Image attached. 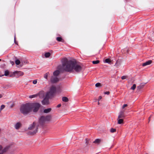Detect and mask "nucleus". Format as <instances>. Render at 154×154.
<instances>
[{
    "label": "nucleus",
    "mask_w": 154,
    "mask_h": 154,
    "mask_svg": "<svg viewBox=\"0 0 154 154\" xmlns=\"http://www.w3.org/2000/svg\"><path fill=\"white\" fill-rule=\"evenodd\" d=\"M57 40L58 41L60 42L62 40V38L61 37H58L57 38Z\"/></svg>",
    "instance_id": "7c9ffc66"
},
{
    "label": "nucleus",
    "mask_w": 154,
    "mask_h": 154,
    "mask_svg": "<svg viewBox=\"0 0 154 154\" xmlns=\"http://www.w3.org/2000/svg\"><path fill=\"white\" fill-rule=\"evenodd\" d=\"M99 102H98V104L99 105Z\"/></svg>",
    "instance_id": "c03bdc74"
},
{
    "label": "nucleus",
    "mask_w": 154,
    "mask_h": 154,
    "mask_svg": "<svg viewBox=\"0 0 154 154\" xmlns=\"http://www.w3.org/2000/svg\"><path fill=\"white\" fill-rule=\"evenodd\" d=\"M125 117V114H124V111H121L119 113V115L118 116V119H120V118H124Z\"/></svg>",
    "instance_id": "9d476101"
},
{
    "label": "nucleus",
    "mask_w": 154,
    "mask_h": 154,
    "mask_svg": "<svg viewBox=\"0 0 154 154\" xmlns=\"http://www.w3.org/2000/svg\"><path fill=\"white\" fill-rule=\"evenodd\" d=\"M13 74L14 76L16 78H19L20 76H22L24 75L23 72L21 71H16L14 72Z\"/></svg>",
    "instance_id": "6e6552de"
},
{
    "label": "nucleus",
    "mask_w": 154,
    "mask_h": 154,
    "mask_svg": "<svg viewBox=\"0 0 154 154\" xmlns=\"http://www.w3.org/2000/svg\"><path fill=\"white\" fill-rule=\"evenodd\" d=\"M11 146V145H9L3 149V146L2 145H0V154H3L4 153L6 152Z\"/></svg>",
    "instance_id": "0eeeda50"
},
{
    "label": "nucleus",
    "mask_w": 154,
    "mask_h": 154,
    "mask_svg": "<svg viewBox=\"0 0 154 154\" xmlns=\"http://www.w3.org/2000/svg\"><path fill=\"white\" fill-rule=\"evenodd\" d=\"M62 100L65 102H67L68 101V99L66 97H63L62 98Z\"/></svg>",
    "instance_id": "6ab92c4d"
},
{
    "label": "nucleus",
    "mask_w": 154,
    "mask_h": 154,
    "mask_svg": "<svg viewBox=\"0 0 154 154\" xmlns=\"http://www.w3.org/2000/svg\"><path fill=\"white\" fill-rule=\"evenodd\" d=\"M102 98V97L101 96L99 97L98 98V100H100Z\"/></svg>",
    "instance_id": "ea45409f"
},
{
    "label": "nucleus",
    "mask_w": 154,
    "mask_h": 154,
    "mask_svg": "<svg viewBox=\"0 0 154 154\" xmlns=\"http://www.w3.org/2000/svg\"><path fill=\"white\" fill-rule=\"evenodd\" d=\"M33 83L34 84H35L37 83V81L36 80H34L33 81Z\"/></svg>",
    "instance_id": "72a5a7b5"
},
{
    "label": "nucleus",
    "mask_w": 154,
    "mask_h": 154,
    "mask_svg": "<svg viewBox=\"0 0 154 154\" xmlns=\"http://www.w3.org/2000/svg\"><path fill=\"white\" fill-rule=\"evenodd\" d=\"M111 62L110 59L109 58H107L105 59L104 62L108 63H110Z\"/></svg>",
    "instance_id": "f3484780"
},
{
    "label": "nucleus",
    "mask_w": 154,
    "mask_h": 154,
    "mask_svg": "<svg viewBox=\"0 0 154 154\" xmlns=\"http://www.w3.org/2000/svg\"><path fill=\"white\" fill-rule=\"evenodd\" d=\"M60 73V72L59 70H56L53 73V75L54 76H57Z\"/></svg>",
    "instance_id": "dca6fc26"
},
{
    "label": "nucleus",
    "mask_w": 154,
    "mask_h": 154,
    "mask_svg": "<svg viewBox=\"0 0 154 154\" xmlns=\"http://www.w3.org/2000/svg\"><path fill=\"white\" fill-rule=\"evenodd\" d=\"M117 120L119 124H121L123 123V120L122 118L118 119V118Z\"/></svg>",
    "instance_id": "4468645a"
},
{
    "label": "nucleus",
    "mask_w": 154,
    "mask_h": 154,
    "mask_svg": "<svg viewBox=\"0 0 154 154\" xmlns=\"http://www.w3.org/2000/svg\"><path fill=\"white\" fill-rule=\"evenodd\" d=\"M109 93H110V92L109 91H106V92H104V94H107V95L109 94Z\"/></svg>",
    "instance_id": "c9c22d12"
},
{
    "label": "nucleus",
    "mask_w": 154,
    "mask_h": 154,
    "mask_svg": "<svg viewBox=\"0 0 154 154\" xmlns=\"http://www.w3.org/2000/svg\"><path fill=\"white\" fill-rule=\"evenodd\" d=\"M61 62L62 69L63 71L70 72L74 70L76 72H79L82 70V67L80 65L76 63L75 61L68 60L66 58H63Z\"/></svg>",
    "instance_id": "f257e3e1"
},
{
    "label": "nucleus",
    "mask_w": 154,
    "mask_h": 154,
    "mask_svg": "<svg viewBox=\"0 0 154 154\" xmlns=\"http://www.w3.org/2000/svg\"><path fill=\"white\" fill-rule=\"evenodd\" d=\"M9 72L8 71L6 70L5 72V76H8L9 74Z\"/></svg>",
    "instance_id": "cd10ccee"
},
{
    "label": "nucleus",
    "mask_w": 154,
    "mask_h": 154,
    "mask_svg": "<svg viewBox=\"0 0 154 154\" xmlns=\"http://www.w3.org/2000/svg\"><path fill=\"white\" fill-rule=\"evenodd\" d=\"M30 103H28L22 105L20 108L21 112L23 114H26L31 111Z\"/></svg>",
    "instance_id": "7ed1b4c3"
},
{
    "label": "nucleus",
    "mask_w": 154,
    "mask_h": 154,
    "mask_svg": "<svg viewBox=\"0 0 154 154\" xmlns=\"http://www.w3.org/2000/svg\"><path fill=\"white\" fill-rule=\"evenodd\" d=\"M45 93V92L43 91H40L38 94L40 98H42L44 97Z\"/></svg>",
    "instance_id": "9b49d317"
},
{
    "label": "nucleus",
    "mask_w": 154,
    "mask_h": 154,
    "mask_svg": "<svg viewBox=\"0 0 154 154\" xmlns=\"http://www.w3.org/2000/svg\"><path fill=\"white\" fill-rule=\"evenodd\" d=\"M99 63V60H97L95 61H92V63L93 64H97Z\"/></svg>",
    "instance_id": "4be33fe9"
},
{
    "label": "nucleus",
    "mask_w": 154,
    "mask_h": 154,
    "mask_svg": "<svg viewBox=\"0 0 154 154\" xmlns=\"http://www.w3.org/2000/svg\"><path fill=\"white\" fill-rule=\"evenodd\" d=\"M136 87V85L135 84H134L133 86L131 87V89L134 90L135 89Z\"/></svg>",
    "instance_id": "b1692460"
},
{
    "label": "nucleus",
    "mask_w": 154,
    "mask_h": 154,
    "mask_svg": "<svg viewBox=\"0 0 154 154\" xmlns=\"http://www.w3.org/2000/svg\"><path fill=\"white\" fill-rule=\"evenodd\" d=\"M58 79L57 77L52 76L51 79V82L52 83H55L58 81Z\"/></svg>",
    "instance_id": "1a4fd4ad"
},
{
    "label": "nucleus",
    "mask_w": 154,
    "mask_h": 154,
    "mask_svg": "<svg viewBox=\"0 0 154 154\" xmlns=\"http://www.w3.org/2000/svg\"><path fill=\"white\" fill-rule=\"evenodd\" d=\"M49 75V73H48V72L47 73H46L44 75V78H45V79H47Z\"/></svg>",
    "instance_id": "5701e85b"
},
{
    "label": "nucleus",
    "mask_w": 154,
    "mask_h": 154,
    "mask_svg": "<svg viewBox=\"0 0 154 154\" xmlns=\"http://www.w3.org/2000/svg\"><path fill=\"white\" fill-rule=\"evenodd\" d=\"M38 96V94H33L29 96V97L30 98H32L36 97Z\"/></svg>",
    "instance_id": "a211bd4d"
},
{
    "label": "nucleus",
    "mask_w": 154,
    "mask_h": 154,
    "mask_svg": "<svg viewBox=\"0 0 154 154\" xmlns=\"http://www.w3.org/2000/svg\"><path fill=\"white\" fill-rule=\"evenodd\" d=\"M151 116L150 117H149V121H150V119L151 118Z\"/></svg>",
    "instance_id": "79ce46f5"
},
{
    "label": "nucleus",
    "mask_w": 154,
    "mask_h": 154,
    "mask_svg": "<svg viewBox=\"0 0 154 154\" xmlns=\"http://www.w3.org/2000/svg\"><path fill=\"white\" fill-rule=\"evenodd\" d=\"M38 129L37 126H36L35 123L33 122L28 128V129L31 130L29 131V134L31 135H34L37 132Z\"/></svg>",
    "instance_id": "20e7f679"
},
{
    "label": "nucleus",
    "mask_w": 154,
    "mask_h": 154,
    "mask_svg": "<svg viewBox=\"0 0 154 154\" xmlns=\"http://www.w3.org/2000/svg\"><path fill=\"white\" fill-rule=\"evenodd\" d=\"M15 62L16 64L17 65H19L20 63V61L18 59L16 60H15Z\"/></svg>",
    "instance_id": "a878e982"
},
{
    "label": "nucleus",
    "mask_w": 154,
    "mask_h": 154,
    "mask_svg": "<svg viewBox=\"0 0 154 154\" xmlns=\"http://www.w3.org/2000/svg\"><path fill=\"white\" fill-rule=\"evenodd\" d=\"M45 55L46 57H48L50 55V53L49 52L46 53Z\"/></svg>",
    "instance_id": "412c9836"
},
{
    "label": "nucleus",
    "mask_w": 154,
    "mask_h": 154,
    "mask_svg": "<svg viewBox=\"0 0 154 154\" xmlns=\"http://www.w3.org/2000/svg\"><path fill=\"white\" fill-rule=\"evenodd\" d=\"M100 84L99 83H97L95 84V86L96 87H99L100 86Z\"/></svg>",
    "instance_id": "2f4dec72"
},
{
    "label": "nucleus",
    "mask_w": 154,
    "mask_h": 154,
    "mask_svg": "<svg viewBox=\"0 0 154 154\" xmlns=\"http://www.w3.org/2000/svg\"><path fill=\"white\" fill-rule=\"evenodd\" d=\"M127 106H128V105H127V104H124V105H123V106H122V108H123V109H124L125 107H126Z\"/></svg>",
    "instance_id": "e433bc0d"
},
{
    "label": "nucleus",
    "mask_w": 154,
    "mask_h": 154,
    "mask_svg": "<svg viewBox=\"0 0 154 154\" xmlns=\"http://www.w3.org/2000/svg\"><path fill=\"white\" fill-rule=\"evenodd\" d=\"M51 118V116L50 115L46 116H42L39 120V124L42 126L46 122L49 121Z\"/></svg>",
    "instance_id": "39448f33"
},
{
    "label": "nucleus",
    "mask_w": 154,
    "mask_h": 154,
    "mask_svg": "<svg viewBox=\"0 0 154 154\" xmlns=\"http://www.w3.org/2000/svg\"><path fill=\"white\" fill-rule=\"evenodd\" d=\"M56 91V88L55 86H53L50 88L49 91L46 93L45 98L42 102L43 105H47L48 104L49 99L54 96Z\"/></svg>",
    "instance_id": "f03ea898"
},
{
    "label": "nucleus",
    "mask_w": 154,
    "mask_h": 154,
    "mask_svg": "<svg viewBox=\"0 0 154 154\" xmlns=\"http://www.w3.org/2000/svg\"><path fill=\"white\" fill-rule=\"evenodd\" d=\"M2 97V94H0V98Z\"/></svg>",
    "instance_id": "37998d69"
},
{
    "label": "nucleus",
    "mask_w": 154,
    "mask_h": 154,
    "mask_svg": "<svg viewBox=\"0 0 154 154\" xmlns=\"http://www.w3.org/2000/svg\"><path fill=\"white\" fill-rule=\"evenodd\" d=\"M86 143L87 145L88 144L87 140V139H86Z\"/></svg>",
    "instance_id": "a19ab883"
},
{
    "label": "nucleus",
    "mask_w": 154,
    "mask_h": 154,
    "mask_svg": "<svg viewBox=\"0 0 154 154\" xmlns=\"http://www.w3.org/2000/svg\"><path fill=\"white\" fill-rule=\"evenodd\" d=\"M118 60H117L116 61V62L115 64V65H114V66H116L117 67H118V66H119V64H118Z\"/></svg>",
    "instance_id": "473e14b6"
},
{
    "label": "nucleus",
    "mask_w": 154,
    "mask_h": 154,
    "mask_svg": "<svg viewBox=\"0 0 154 154\" xmlns=\"http://www.w3.org/2000/svg\"><path fill=\"white\" fill-rule=\"evenodd\" d=\"M21 124L19 122H17L15 125V128L16 129H18L21 126Z\"/></svg>",
    "instance_id": "ddd939ff"
},
{
    "label": "nucleus",
    "mask_w": 154,
    "mask_h": 154,
    "mask_svg": "<svg viewBox=\"0 0 154 154\" xmlns=\"http://www.w3.org/2000/svg\"><path fill=\"white\" fill-rule=\"evenodd\" d=\"M127 76H123L121 77V79L122 80L125 79H126L127 78Z\"/></svg>",
    "instance_id": "c756f323"
},
{
    "label": "nucleus",
    "mask_w": 154,
    "mask_h": 154,
    "mask_svg": "<svg viewBox=\"0 0 154 154\" xmlns=\"http://www.w3.org/2000/svg\"><path fill=\"white\" fill-rule=\"evenodd\" d=\"M61 106V104H59L57 106V107H60Z\"/></svg>",
    "instance_id": "58836bf2"
},
{
    "label": "nucleus",
    "mask_w": 154,
    "mask_h": 154,
    "mask_svg": "<svg viewBox=\"0 0 154 154\" xmlns=\"http://www.w3.org/2000/svg\"><path fill=\"white\" fill-rule=\"evenodd\" d=\"M30 107L31 110L33 109V112H36L38 110L41 105L38 103H30Z\"/></svg>",
    "instance_id": "423d86ee"
},
{
    "label": "nucleus",
    "mask_w": 154,
    "mask_h": 154,
    "mask_svg": "<svg viewBox=\"0 0 154 154\" xmlns=\"http://www.w3.org/2000/svg\"><path fill=\"white\" fill-rule=\"evenodd\" d=\"M110 131L112 133H114L116 131V129L113 128H111L110 129Z\"/></svg>",
    "instance_id": "bb28decb"
},
{
    "label": "nucleus",
    "mask_w": 154,
    "mask_h": 154,
    "mask_svg": "<svg viewBox=\"0 0 154 154\" xmlns=\"http://www.w3.org/2000/svg\"><path fill=\"white\" fill-rule=\"evenodd\" d=\"M101 141V140L99 139H96L94 141V143H99Z\"/></svg>",
    "instance_id": "aec40b11"
},
{
    "label": "nucleus",
    "mask_w": 154,
    "mask_h": 154,
    "mask_svg": "<svg viewBox=\"0 0 154 154\" xmlns=\"http://www.w3.org/2000/svg\"><path fill=\"white\" fill-rule=\"evenodd\" d=\"M152 63V61L151 60H149L145 63H144L142 64V66H146L150 65Z\"/></svg>",
    "instance_id": "f8f14e48"
},
{
    "label": "nucleus",
    "mask_w": 154,
    "mask_h": 154,
    "mask_svg": "<svg viewBox=\"0 0 154 154\" xmlns=\"http://www.w3.org/2000/svg\"><path fill=\"white\" fill-rule=\"evenodd\" d=\"M143 85L141 84L140 85L138 86L137 87V88L138 89H140L143 88Z\"/></svg>",
    "instance_id": "393cba45"
},
{
    "label": "nucleus",
    "mask_w": 154,
    "mask_h": 154,
    "mask_svg": "<svg viewBox=\"0 0 154 154\" xmlns=\"http://www.w3.org/2000/svg\"><path fill=\"white\" fill-rule=\"evenodd\" d=\"M1 59H0V61H1Z\"/></svg>",
    "instance_id": "a18cd8bd"
},
{
    "label": "nucleus",
    "mask_w": 154,
    "mask_h": 154,
    "mask_svg": "<svg viewBox=\"0 0 154 154\" xmlns=\"http://www.w3.org/2000/svg\"><path fill=\"white\" fill-rule=\"evenodd\" d=\"M10 63L12 64V65H13L14 64V62L12 61H10Z\"/></svg>",
    "instance_id": "4c0bfd02"
},
{
    "label": "nucleus",
    "mask_w": 154,
    "mask_h": 154,
    "mask_svg": "<svg viewBox=\"0 0 154 154\" xmlns=\"http://www.w3.org/2000/svg\"><path fill=\"white\" fill-rule=\"evenodd\" d=\"M5 107V106L4 105H1V108L0 109V112Z\"/></svg>",
    "instance_id": "c85d7f7f"
},
{
    "label": "nucleus",
    "mask_w": 154,
    "mask_h": 154,
    "mask_svg": "<svg viewBox=\"0 0 154 154\" xmlns=\"http://www.w3.org/2000/svg\"><path fill=\"white\" fill-rule=\"evenodd\" d=\"M51 109V108H48L47 109H45L44 110V112L45 113H48L50 112Z\"/></svg>",
    "instance_id": "2eb2a0df"
},
{
    "label": "nucleus",
    "mask_w": 154,
    "mask_h": 154,
    "mask_svg": "<svg viewBox=\"0 0 154 154\" xmlns=\"http://www.w3.org/2000/svg\"><path fill=\"white\" fill-rule=\"evenodd\" d=\"M14 42L15 44H17V42L16 41V35H15L14 37Z\"/></svg>",
    "instance_id": "f704fd0d"
}]
</instances>
